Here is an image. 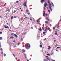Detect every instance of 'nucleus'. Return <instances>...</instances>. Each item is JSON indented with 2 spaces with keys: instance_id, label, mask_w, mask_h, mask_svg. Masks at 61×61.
Listing matches in <instances>:
<instances>
[{
  "instance_id": "5701e85b",
  "label": "nucleus",
  "mask_w": 61,
  "mask_h": 61,
  "mask_svg": "<svg viewBox=\"0 0 61 61\" xmlns=\"http://www.w3.org/2000/svg\"><path fill=\"white\" fill-rule=\"evenodd\" d=\"M23 52H25V50H23Z\"/></svg>"
},
{
  "instance_id": "3c124183",
  "label": "nucleus",
  "mask_w": 61,
  "mask_h": 61,
  "mask_svg": "<svg viewBox=\"0 0 61 61\" xmlns=\"http://www.w3.org/2000/svg\"><path fill=\"white\" fill-rule=\"evenodd\" d=\"M16 47V46H14V48H15V47Z\"/></svg>"
},
{
  "instance_id": "20e7f679",
  "label": "nucleus",
  "mask_w": 61,
  "mask_h": 61,
  "mask_svg": "<svg viewBox=\"0 0 61 61\" xmlns=\"http://www.w3.org/2000/svg\"><path fill=\"white\" fill-rule=\"evenodd\" d=\"M23 5L24 6H25L26 7H27V5H26V2H25L23 4Z\"/></svg>"
},
{
  "instance_id": "0e129e2a",
  "label": "nucleus",
  "mask_w": 61,
  "mask_h": 61,
  "mask_svg": "<svg viewBox=\"0 0 61 61\" xmlns=\"http://www.w3.org/2000/svg\"><path fill=\"white\" fill-rule=\"evenodd\" d=\"M51 22H52V20H51Z\"/></svg>"
},
{
  "instance_id": "a19ab883",
  "label": "nucleus",
  "mask_w": 61,
  "mask_h": 61,
  "mask_svg": "<svg viewBox=\"0 0 61 61\" xmlns=\"http://www.w3.org/2000/svg\"><path fill=\"white\" fill-rule=\"evenodd\" d=\"M1 51H3V49L2 48L1 49Z\"/></svg>"
},
{
  "instance_id": "58836bf2",
  "label": "nucleus",
  "mask_w": 61,
  "mask_h": 61,
  "mask_svg": "<svg viewBox=\"0 0 61 61\" xmlns=\"http://www.w3.org/2000/svg\"><path fill=\"white\" fill-rule=\"evenodd\" d=\"M46 39L45 38V39H44V40H45V41H46Z\"/></svg>"
},
{
  "instance_id": "052dcab7",
  "label": "nucleus",
  "mask_w": 61,
  "mask_h": 61,
  "mask_svg": "<svg viewBox=\"0 0 61 61\" xmlns=\"http://www.w3.org/2000/svg\"><path fill=\"white\" fill-rule=\"evenodd\" d=\"M57 28L58 29V28H59V27L58 26V27H57Z\"/></svg>"
},
{
  "instance_id": "49530a36",
  "label": "nucleus",
  "mask_w": 61,
  "mask_h": 61,
  "mask_svg": "<svg viewBox=\"0 0 61 61\" xmlns=\"http://www.w3.org/2000/svg\"><path fill=\"white\" fill-rule=\"evenodd\" d=\"M47 9H48V10H49V8L48 7H47Z\"/></svg>"
},
{
  "instance_id": "09e8293b",
  "label": "nucleus",
  "mask_w": 61,
  "mask_h": 61,
  "mask_svg": "<svg viewBox=\"0 0 61 61\" xmlns=\"http://www.w3.org/2000/svg\"><path fill=\"white\" fill-rule=\"evenodd\" d=\"M43 61H46V60H45V59H44V60H43Z\"/></svg>"
},
{
  "instance_id": "39448f33",
  "label": "nucleus",
  "mask_w": 61,
  "mask_h": 61,
  "mask_svg": "<svg viewBox=\"0 0 61 61\" xmlns=\"http://www.w3.org/2000/svg\"><path fill=\"white\" fill-rule=\"evenodd\" d=\"M45 31H44V32H45V31H47V26H46V27H45Z\"/></svg>"
},
{
  "instance_id": "ea45409f",
  "label": "nucleus",
  "mask_w": 61,
  "mask_h": 61,
  "mask_svg": "<svg viewBox=\"0 0 61 61\" xmlns=\"http://www.w3.org/2000/svg\"><path fill=\"white\" fill-rule=\"evenodd\" d=\"M14 18H16V17H15V16L14 17Z\"/></svg>"
},
{
  "instance_id": "7c9ffc66",
  "label": "nucleus",
  "mask_w": 61,
  "mask_h": 61,
  "mask_svg": "<svg viewBox=\"0 0 61 61\" xmlns=\"http://www.w3.org/2000/svg\"><path fill=\"white\" fill-rule=\"evenodd\" d=\"M2 34V32L1 31L0 32V34Z\"/></svg>"
},
{
  "instance_id": "f03ea898",
  "label": "nucleus",
  "mask_w": 61,
  "mask_h": 61,
  "mask_svg": "<svg viewBox=\"0 0 61 61\" xmlns=\"http://www.w3.org/2000/svg\"><path fill=\"white\" fill-rule=\"evenodd\" d=\"M49 4V8L51 10V11H52V8H51V7H52V6H51V4L49 3H48Z\"/></svg>"
},
{
  "instance_id": "bf43d9fd",
  "label": "nucleus",
  "mask_w": 61,
  "mask_h": 61,
  "mask_svg": "<svg viewBox=\"0 0 61 61\" xmlns=\"http://www.w3.org/2000/svg\"><path fill=\"white\" fill-rule=\"evenodd\" d=\"M7 28H9V27H8V26H7Z\"/></svg>"
},
{
  "instance_id": "423d86ee",
  "label": "nucleus",
  "mask_w": 61,
  "mask_h": 61,
  "mask_svg": "<svg viewBox=\"0 0 61 61\" xmlns=\"http://www.w3.org/2000/svg\"><path fill=\"white\" fill-rule=\"evenodd\" d=\"M45 0H42L41 1V2L42 3V4H43V3L44 2V1H45Z\"/></svg>"
},
{
  "instance_id": "603ef678",
  "label": "nucleus",
  "mask_w": 61,
  "mask_h": 61,
  "mask_svg": "<svg viewBox=\"0 0 61 61\" xmlns=\"http://www.w3.org/2000/svg\"><path fill=\"white\" fill-rule=\"evenodd\" d=\"M13 56H14V57H15V55L14 54H13Z\"/></svg>"
},
{
  "instance_id": "bb28decb",
  "label": "nucleus",
  "mask_w": 61,
  "mask_h": 61,
  "mask_svg": "<svg viewBox=\"0 0 61 61\" xmlns=\"http://www.w3.org/2000/svg\"><path fill=\"white\" fill-rule=\"evenodd\" d=\"M15 12H16V11L14 10V13H15Z\"/></svg>"
},
{
  "instance_id": "1a4fd4ad",
  "label": "nucleus",
  "mask_w": 61,
  "mask_h": 61,
  "mask_svg": "<svg viewBox=\"0 0 61 61\" xmlns=\"http://www.w3.org/2000/svg\"><path fill=\"white\" fill-rule=\"evenodd\" d=\"M39 30L40 31H41V32H42V29L41 28H40L39 29Z\"/></svg>"
},
{
  "instance_id": "f8f14e48",
  "label": "nucleus",
  "mask_w": 61,
  "mask_h": 61,
  "mask_svg": "<svg viewBox=\"0 0 61 61\" xmlns=\"http://www.w3.org/2000/svg\"><path fill=\"white\" fill-rule=\"evenodd\" d=\"M2 37H0V40H2Z\"/></svg>"
},
{
  "instance_id": "cd10ccee",
  "label": "nucleus",
  "mask_w": 61,
  "mask_h": 61,
  "mask_svg": "<svg viewBox=\"0 0 61 61\" xmlns=\"http://www.w3.org/2000/svg\"><path fill=\"white\" fill-rule=\"evenodd\" d=\"M46 19H48V21H49V19L48 18H46Z\"/></svg>"
},
{
  "instance_id": "37998d69",
  "label": "nucleus",
  "mask_w": 61,
  "mask_h": 61,
  "mask_svg": "<svg viewBox=\"0 0 61 61\" xmlns=\"http://www.w3.org/2000/svg\"><path fill=\"white\" fill-rule=\"evenodd\" d=\"M24 16H26L25 15V14H24Z\"/></svg>"
},
{
  "instance_id": "c756f323",
  "label": "nucleus",
  "mask_w": 61,
  "mask_h": 61,
  "mask_svg": "<svg viewBox=\"0 0 61 61\" xmlns=\"http://www.w3.org/2000/svg\"><path fill=\"white\" fill-rule=\"evenodd\" d=\"M11 35H14V33H11Z\"/></svg>"
},
{
  "instance_id": "a878e982",
  "label": "nucleus",
  "mask_w": 61,
  "mask_h": 61,
  "mask_svg": "<svg viewBox=\"0 0 61 61\" xmlns=\"http://www.w3.org/2000/svg\"><path fill=\"white\" fill-rule=\"evenodd\" d=\"M55 34L56 35H57V32H56L55 33Z\"/></svg>"
},
{
  "instance_id": "c03bdc74",
  "label": "nucleus",
  "mask_w": 61,
  "mask_h": 61,
  "mask_svg": "<svg viewBox=\"0 0 61 61\" xmlns=\"http://www.w3.org/2000/svg\"><path fill=\"white\" fill-rule=\"evenodd\" d=\"M26 12H28V10H26Z\"/></svg>"
},
{
  "instance_id": "f257e3e1",
  "label": "nucleus",
  "mask_w": 61,
  "mask_h": 61,
  "mask_svg": "<svg viewBox=\"0 0 61 61\" xmlns=\"http://www.w3.org/2000/svg\"><path fill=\"white\" fill-rule=\"evenodd\" d=\"M25 48L27 49H29L30 47V45L29 44H26L25 45Z\"/></svg>"
},
{
  "instance_id": "e433bc0d",
  "label": "nucleus",
  "mask_w": 61,
  "mask_h": 61,
  "mask_svg": "<svg viewBox=\"0 0 61 61\" xmlns=\"http://www.w3.org/2000/svg\"><path fill=\"white\" fill-rule=\"evenodd\" d=\"M5 28L6 29L7 28V27L6 26H5Z\"/></svg>"
},
{
  "instance_id": "9d476101",
  "label": "nucleus",
  "mask_w": 61,
  "mask_h": 61,
  "mask_svg": "<svg viewBox=\"0 0 61 61\" xmlns=\"http://www.w3.org/2000/svg\"><path fill=\"white\" fill-rule=\"evenodd\" d=\"M51 5L52 6L54 7V4H53V3H52V2H51Z\"/></svg>"
},
{
  "instance_id": "393cba45",
  "label": "nucleus",
  "mask_w": 61,
  "mask_h": 61,
  "mask_svg": "<svg viewBox=\"0 0 61 61\" xmlns=\"http://www.w3.org/2000/svg\"><path fill=\"white\" fill-rule=\"evenodd\" d=\"M48 12H49V13H50L51 12L50 10H48Z\"/></svg>"
},
{
  "instance_id": "6e6d98bb",
  "label": "nucleus",
  "mask_w": 61,
  "mask_h": 61,
  "mask_svg": "<svg viewBox=\"0 0 61 61\" xmlns=\"http://www.w3.org/2000/svg\"><path fill=\"white\" fill-rule=\"evenodd\" d=\"M46 57H47L48 58V57L47 56H46Z\"/></svg>"
},
{
  "instance_id": "6e6552de",
  "label": "nucleus",
  "mask_w": 61,
  "mask_h": 61,
  "mask_svg": "<svg viewBox=\"0 0 61 61\" xmlns=\"http://www.w3.org/2000/svg\"><path fill=\"white\" fill-rule=\"evenodd\" d=\"M43 16H45V13H43Z\"/></svg>"
},
{
  "instance_id": "c9c22d12",
  "label": "nucleus",
  "mask_w": 61,
  "mask_h": 61,
  "mask_svg": "<svg viewBox=\"0 0 61 61\" xmlns=\"http://www.w3.org/2000/svg\"><path fill=\"white\" fill-rule=\"evenodd\" d=\"M6 11H9V10H6Z\"/></svg>"
},
{
  "instance_id": "dca6fc26",
  "label": "nucleus",
  "mask_w": 61,
  "mask_h": 61,
  "mask_svg": "<svg viewBox=\"0 0 61 61\" xmlns=\"http://www.w3.org/2000/svg\"><path fill=\"white\" fill-rule=\"evenodd\" d=\"M13 38V36H12V37H10V39H12V38Z\"/></svg>"
},
{
  "instance_id": "6ab92c4d",
  "label": "nucleus",
  "mask_w": 61,
  "mask_h": 61,
  "mask_svg": "<svg viewBox=\"0 0 61 61\" xmlns=\"http://www.w3.org/2000/svg\"><path fill=\"white\" fill-rule=\"evenodd\" d=\"M46 59H47V60H49V61H50V59H49L48 58H47Z\"/></svg>"
},
{
  "instance_id": "72a5a7b5",
  "label": "nucleus",
  "mask_w": 61,
  "mask_h": 61,
  "mask_svg": "<svg viewBox=\"0 0 61 61\" xmlns=\"http://www.w3.org/2000/svg\"><path fill=\"white\" fill-rule=\"evenodd\" d=\"M45 15H46V16H47V14H46Z\"/></svg>"
},
{
  "instance_id": "8fccbe9b",
  "label": "nucleus",
  "mask_w": 61,
  "mask_h": 61,
  "mask_svg": "<svg viewBox=\"0 0 61 61\" xmlns=\"http://www.w3.org/2000/svg\"><path fill=\"white\" fill-rule=\"evenodd\" d=\"M16 60H17V58H15Z\"/></svg>"
},
{
  "instance_id": "0eeeda50",
  "label": "nucleus",
  "mask_w": 61,
  "mask_h": 61,
  "mask_svg": "<svg viewBox=\"0 0 61 61\" xmlns=\"http://www.w3.org/2000/svg\"><path fill=\"white\" fill-rule=\"evenodd\" d=\"M14 36L16 37V38H17V37H18V36H17L16 35V34H14Z\"/></svg>"
},
{
  "instance_id": "473e14b6",
  "label": "nucleus",
  "mask_w": 61,
  "mask_h": 61,
  "mask_svg": "<svg viewBox=\"0 0 61 61\" xmlns=\"http://www.w3.org/2000/svg\"><path fill=\"white\" fill-rule=\"evenodd\" d=\"M18 2H18V1H16V3H18Z\"/></svg>"
},
{
  "instance_id": "de8ad7c7",
  "label": "nucleus",
  "mask_w": 61,
  "mask_h": 61,
  "mask_svg": "<svg viewBox=\"0 0 61 61\" xmlns=\"http://www.w3.org/2000/svg\"><path fill=\"white\" fill-rule=\"evenodd\" d=\"M19 45V43L18 44V45H17V46H18Z\"/></svg>"
},
{
  "instance_id": "4d7b16f0",
  "label": "nucleus",
  "mask_w": 61,
  "mask_h": 61,
  "mask_svg": "<svg viewBox=\"0 0 61 61\" xmlns=\"http://www.w3.org/2000/svg\"><path fill=\"white\" fill-rule=\"evenodd\" d=\"M15 42V41H13L14 42Z\"/></svg>"
},
{
  "instance_id": "2f4dec72",
  "label": "nucleus",
  "mask_w": 61,
  "mask_h": 61,
  "mask_svg": "<svg viewBox=\"0 0 61 61\" xmlns=\"http://www.w3.org/2000/svg\"><path fill=\"white\" fill-rule=\"evenodd\" d=\"M56 40H55L54 41V43L55 42H56Z\"/></svg>"
},
{
  "instance_id": "4468645a",
  "label": "nucleus",
  "mask_w": 61,
  "mask_h": 61,
  "mask_svg": "<svg viewBox=\"0 0 61 61\" xmlns=\"http://www.w3.org/2000/svg\"><path fill=\"white\" fill-rule=\"evenodd\" d=\"M24 56H25V57H26V54H24Z\"/></svg>"
},
{
  "instance_id": "4c0bfd02",
  "label": "nucleus",
  "mask_w": 61,
  "mask_h": 61,
  "mask_svg": "<svg viewBox=\"0 0 61 61\" xmlns=\"http://www.w3.org/2000/svg\"><path fill=\"white\" fill-rule=\"evenodd\" d=\"M27 14L28 15H30V13H27Z\"/></svg>"
},
{
  "instance_id": "b1692460",
  "label": "nucleus",
  "mask_w": 61,
  "mask_h": 61,
  "mask_svg": "<svg viewBox=\"0 0 61 61\" xmlns=\"http://www.w3.org/2000/svg\"><path fill=\"white\" fill-rule=\"evenodd\" d=\"M55 27H54L53 28V30H55Z\"/></svg>"
},
{
  "instance_id": "680f3d73",
  "label": "nucleus",
  "mask_w": 61,
  "mask_h": 61,
  "mask_svg": "<svg viewBox=\"0 0 61 61\" xmlns=\"http://www.w3.org/2000/svg\"><path fill=\"white\" fill-rule=\"evenodd\" d=\"M24 46H23V47H24Z\"/></svg>"
},
{
  "instance_id": "a211bd4d",
  "label": "nucleus",
  "mask_w": 61,
  "mask_h": 61,
  "mask_svg": "<svg viewBox=\"0 0 61 61\" xmlns=\"http://www.w3.org/2000/svg\"><path fill=\"white\" fill-rule=\"evenodd\" d=\"M47 56H50V55L49 54H47Z\"/></svg>"
},
{
  "instance_id": "f704fd0d",
  "label": "nucleus",
  "mask_w": 61,
  "mask_h": 61,
  "mask_svg": "<svg viewBox=\"0 0 61 61\" xmlns=\"http://www.w3.org/2000/svg\"><path fill=\"white\" fill-rule=\"evenodd\" d=\"M4 56H6V54H4Z\"/></svg>"
},
{
  "instance_id": "2eb2a0df",
  "label": "nucleus",
  "mask_w": 61,
  "mask_h": 61,
  "mask_svg": "<svg viewBox=\"0 0 61 61\" xmlns=\"http://www.w3.org/2000/svg\"><path fill=\"white\" fill-rule=\"evenodd\" d=\"M37 22H38V23H39V22H40V21L39 20H37Z\"/></svg>"
},
{
  "instance_id": "e2e57ef3",
  "label": "nucleus",
  "mask_w": 61,
  "mask_h": 61,
  "mask_svg": "<svg viewBox=\"0 0 61 61\" xmlns=\"http://www.w3.org/2000/svg\"><path fill=\"white\" fill-rule=\"evenodd\" d=\"M61 21V20H60L59 21V22H60V21Z\"/></svg>"
},
{
  "instance_id": "aec40b11",
  "label": "nucleus",
  "mask_w": 61,
  "mask_h": 61,
  "mask_svg": "<svg viewBox=\"0 0 61 61\" xmlns=\"http://www.w3.org/2000/svg\"><path fill=\"white\" fill-rule=\"evenodd\" d=\"M48 3H50L49 0H48Z\"/></svg>"
},
{
  "instance_id": "c85d7f7f",
  "label": "nucleus",
  "mask_w": 61,
  "mask_h": 61,
  "mask_svg": "<svg viewBox=\"0 0 61 61\" xmlns=\"http://www.w3.org/2000/svg\"><path fill=\"white\" fill-rule=\"evenodd\" d=\"M50 48H51V47H50V48H48V49L49 50H50Z\"/></svg>"
},
{
  "instance_id": "ddd939ff",
  "label": "nucleus",
  "mask_w": 61,
  "mask_h": 61,
  "mask_svg": "<svg viewBox=\"0 0 61 61\" xmlns=\"http://www.w3.org/2000/svg\"><path fill=\"white\" fill-rule=\"evenodd\" d=\"M13 16H12L11 17V19L12 20V19H13Z\"/></svg>"
},
{
  "instance_id": "338daca9",
  "label": "nucleus",
  "mask_w": 61,
  "mask_h": 61,
  "mask_svg": "<svg viewBox=\"0 0 61 61\" xmlns=\"http://www.w3.org/2000/svg\"><path fill=\"white\" fill-rule=\"evenodd\" d=\"M40 19H41V18H40L39 19V20H40Z\"/></svg>"
},
{
  "instance_id": "4be33fe9",
  "label": "nucleus",
  "mask_w": 61,
  "mask_h": 61,
  "mask_svg": "<svg viewBox=\"0 0 61 61\" xmlns=\"http://www.w3.org/2000/svg\"><path fill=\"white\" fill-rule=\"evenodd\" d=\"M47 29L48 30H49V29H50V28H49V27L48 28H47Z\"/></svg>"
},
{
  "instance_id": "69168bd1",
  "label": "nucleus",
  "mask_w": 61,
  "mask_h": 61,
  "mask_svg": "<svg viewBox=\"0 0 61 61\" xmlns=\"http://www.w3.org/2000/svg\"><path fill=\"white\" fill-rule=\"evenodd\" d=\"M52 61H55L54 60H52Z\"/></svg>"
},
{
  "instance_id": "f3484780",
  "label": "nucleus",
  "mask_w": 61,
  "mask_h": 61,
  "mask_svg": "<svg viewBox=\"0 0 61 61\" xmlns=\"http://www.w3.org/2000/svg\"><path fill=\"white\" fill-rule=\"evenodd\" d=\"M42 29L43 30H44V29H45V28L44 27H42Z\"/></svg>"
},
{
  "instance_id": "774afa93",
  "label": "nucleus",
  "mask_w": 61,
  "mask_h": 61,
  "mask_svg": "<svg viewBox=\"0 0 61 61\" xmlns=\"http://www.w3.org/2000/svg\"><path fill=\"white\" fill-rule=\"evenodd\" d=\"M27 61H29V60H27Z\"/></svg>"
},
{
  "instance_id": "864d4df0",
  "label": "nucleus",
  "mask_w": 61,
  "mask_h": 61,
  "mask_svg": "<svg viewBox=\"0 0 61 61\" xmlns=\"http://www.w3.org/2000/svg\"><path fill=\"white\" fill-rule=\"evenodd\" d=\"M18 61H20V59H19Z\"/></svg>"
},
{
  "instance_id": "9b49d317",
  "label": "nucleus",
  "mask_w": 61,
  "mask_h": 61,
  "mask_svg": "<svg viewBox=\"0 0 61 61\" xmlns=\"http://www.w3.org/2000/svg\"><path fill=\"white\" fill-rule=\"evenodd\" d=\"M45 23L46 24H48V21H45Z\"/></svg>"
},
{
  "instance_id": "5fc2aeb1",
  "label": "nucleus",
  "mask_w": 61,
  "mask_h": 61,
  "mask_svg": "<svg viewBox=\"0 0 61 61\" xmlns=\"http://www.w3.org/2000/svg\"><path fill=\"white\" fill-rule=\"evenodd\" d=\"M43 13H45V11H44L43 12Z\"/></svg>"
},
{
  "instance_id": "412c9836",
  "label": "nucleus",
  "mask_w": 61,
  "mask_h": 61,
  "mask_svg": "<svg viewBox=\"0 0 61 61\" xmlns=\"http://www.w3.org/2000/svg\"><path fill=\"white\" fill-rule=\"evenodd\" d=\"M40 47H41V48L42 47V45H40Z\"/></svg>"
},
{
  "instance_id": "a18cd8bd",
  "label": "nucleus",
  "mask_w": 61,
  "mask_h": 61,
  "mask_svg": "<svg viewBox=\"0 0 61 61\" xmlns=\"http://www.w3.org/2000/svg\"><path fill=\"white\" fill-rule=\"evenodd\" d=\"M43 34H46V32H44L43 33Z\"/></svg>"
},
{
  "instance_id": "13d9d810",
  "label": "nucleus",
  "mask_w": 61,
  "mask_h": 61,
  "mask_svg": "<svg viewBox=\"0 0 61 61\" xmlns=\"http://www.w3.org/2000/svg\"><path fill=\"white\" fill-rule=\"evenodd\" d=\"M22 35H24V33L22 34L21 35V36H22Z\"/></svg>"
},
{
  "instance_id": "79ce46f5",
  "label": "nucleus",
  "mask_w": 61,
  "mask_h": 61,
  "mask_svg": "<svg viewBox=\"0 0 61 61\" xmlns=\"http://www.w3.org/2000/svg\"><path fill=\"white\" fill-rule=\"evenodd\" d=\"M59 47H57V48H56V49H57V48H59Z\"/></svg>"
},
{
  "instance_id": "7ed1b4c3",
  "label": "nucleus",
  "mask_w": 61,
  "mask_h": 61,
  "mask_svg": "<svg viewBox=\"0 0 61 61\" xmlns=\"http://www.w3.org/2000/svg\"><path fill=\"white\" fill-rule=\"evenodd\" d=\"M48 5L47 4V3H46L44 5V10H46V8H45V7L46 6H47Z\"/></svg>"
}]
</instances>
